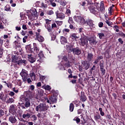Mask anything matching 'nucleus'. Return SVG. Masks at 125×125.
<instances>
[{"label":"nucleus","instance_id":"obj_33","mask_svg":"<svg viewBox=\"0 0 125 125\" xmlns=\"http://www.w3.org/2000/svg\"><path fill=\"white\" fill-rule=\"evenodd\" d=\"M21 101H22V102H24V101L25 102L26 101H28L29 100V99L28 98H26V96L22 95L20 97Z\"/></svg>","mask_w":125,"mask_h":125},{"label":"nucleus","instance_id":"obj_60","mask_svg":"<svg viewBox=\"0 0 125 125\" xmlns=\"http://www.w3.org/2000/svg\"><path fill=\"white\" fill-rule=\"evenodd\" d=\"M114 28H115L116 32H119L120 30H119V26L117 25L114 26Z\"/></svg>","mask_w":125,"mask_h":125},{"label":"nucleus","instance_id":"obj_16","mask_svg":"<svg viewBox=\"0 0 125 125\" xmlns=\"http://www.w3.org/2000/svg\"><path fill=\"white\" fill-rule=\"evenodd\" d=\"M87 98L85 95H84V92H81V96H80V100L82 101V102H85Z\"/></svg>","mask_w":125,"mask_h":125},{"label":"nucleus","instance_id":"obj_48","mask_svg":"<svg viewBox=\"0 0 125 125\" xmlns=\"http://www.w3.org/2000/svg\"><path fill=\"white\" fill-rule=\"evenodd\" d=\"M30 118L32 119L33 122H35L37 121V120H38V117H37V116H36V115L35 114L32 115V116L30 117Z\"/></svg>","mask_w":125,"mask_h":125},{"label":"nucleus","instance_id":"obj_27","mask_svg":"<svg viewBox=\"0 0 125 125\" xmlns=\"http://www.w3.org/2000/svg\"><path fill=\"white\" fill-rule=\"evenodd\" d=\"M33 46H34V51H35L36 53H39V51H40V48L38 47V45L37 43H33Z\"/></svg>","mask_w":125,"mask_h":125},{"label":"nucleus","instance_id":"obj_12","mask_svg":"<svg viewBox=\"0 0 125 125\" xmlns=\"http://www.w3.org/2000/svg\"><path fill=\"white\" fill-rule=\"evenodd\" d=\"M100 11L101 13L105 12V5L103 1H101L100 3Z\"/></svg>","mask_w":125,"mask_h":125},{"label":"nucleus","instance_id":"obj_26","mask_svg":"<svg viewBox=\"0 0 125 125\" xmlns=\"http://www.w3.org/2000/svg\"><path fill=\"white\" fill-rule=\"evenodd\" d=\"M86 24L88 25L89 27H93V25H94L93 24V21L89 19L86 20Z\"/></svg>","mask_w":125,"mask_h":125},{"label":"nucleus","instance_id":"obj_42","mask_svg":"<svg viewBox=\"0 0 125 125\" xmlns=\"http://www.w3.org/2000/svg\"><path fill=\"white\" fill-rule=\"evenodd\" d=\"M45 24L44 26H48L50 25V22H51V20L48 19H45Z\"/></svg>","mask_w":125,"mask_h":125},{"label":"nucleus","instance_id":"obj_5","mask_svg":"<svg viewBox=\"0 0 125 125\" xmlns=\"http://www.w3.org/2000/svg\"><path fill=\"white\" fill-rule=\"evenodd\" d=\"M20 75L22 77V82L26 83V82H27V79H28V77H29L28 71L22 69L21 72L20 73Z\"/></svg>","mask_w":125,"mask_h":125},{"label":"nucleus","instance_id":"obj_13","mask_svg":"<svg viewBox=\"0 0 125 125\" xmlns=\"http://www.w3.org/2000/svg\"><path fill=\"white\" fill-rule=\"evenodd\" d=\"M56 14L57 18H59L60 19H64V18H65V14L61 12L59 13V11H56Z\"/></svg>","mask_w":125,"mask_h":125},{"label":"nucleus","instance_id":"obj_49","mask_svg":"<svg viewBox=\"0 0 125 125\" xmlns=\"http://www.w3.org/2000/svg\"><path fill=\"white\" fill-rule=\"evenodd\" d=\"M4 10H5V11H11V9L10 6H9V5H6V6L4 7Z\"/></svg>","mask_w":125,"mask_h":125},{"label":"nucleus","instance_id":"obj_19","mask_svg":"<svg viewBox=\"0 0 125 125\" xmlns=\"http://www.w3.org/2000/svg\"><path fill=\"white\" fill-rule=\"evenodd\" d=\"M9 121L11 124H15L17 122V120H16V118L14 115L10 116L9 117Z\"/></svg>","mask_w":125,"mask_h":125},{"label":"nucleus","instance_id":"obj_40","mask_svg":"<svg viewBox=\"0 0 125 125\" xmlns=\"http://www.w3.org/2000/svg\"><path fill=\"white\" fill-rule=\"evenodd\" d=\"M74 109H75V105H74V104L71 103L69 105V111L70 112H73Z\"/></svg>","mask_w":125,"mask_h":125},{"label":"nucleus","instance_id":"obj_34","mask_svg":"<svg viewBox=\"0 0 125 125\" xmlns=\"http://www.w3.org/2000/svg\"><path fill=\"white\" fill-rule=\"evenodd\" d=\"M80 23L82 25H84V24H86V19L85 18H83L82 17V19L80 20Z\"/></svg>","mask_w":125,"mask_h":125},{"label":"nucleus","instance_id":"obj_63","mask_svg":"<svg viewBox=\"0 0 125 125\" xmlns=\"http://www.w3.org/2000/svg\"><path fill=\"white\" fill-rule=\"evenodd\" d=\"M9 95H10V96H11L12 97L14 96V95H15V93H14V92L13 91H10L9 93Z\"/></svg>","mask_w":125,"mask_h":125},{"label":"nucleus","instance_id":"obj_57","mask_svg":"<svg viewBox=\"0 0 125 125\" xmlns=\"http://www.w3.org/2000/svg\"><path fill=\"white\" fill-rule=\"evenodd\" d=\"M15 42V46H16V48H19V47H20L21 45H20V43L17 42L16 41Z\"/></svg>","mask_w":125,"mask_h":125},{"label":"nucleus","instance_id":"obj_4","mask_svg":"<svg viewBox=\"0 0 125 125\" xmlns=\"http://www.w3.org/2000/svg\"><path fill=\"white\" fill-rule=\"evenodd\" d=\"M80 41H81L80 45L87 47V45H88V40H87V36H84L83 37H82L80 39Z\"/></svg>","mask_w":125,"mask_h":125},{"label":"nucleus","instance_id":"obj_47","mask_svg":"<svg viewBox=\"0 0 125 125\" xmlns=\"http://www.w3.org/2000/svg\"><path fill=\"white\" fill-rule=\"evenodd\" d=\"M70 64H74V65H76L77 64V62H76V58H73L70 59Z\"/></svg>","mask_w":125,"mask_h":125},{"label":"nucleus","instance_id":"obj_11","mask_svg":"<svg viewBox=\"0 0 125 125\" xmlns=\"http://www.w3.org/2000/svg\"><path fill=\"white\" fill-rule=\"evenodd\" d=\"M94 119L96 122H101L102 121L101 115L99 114V112H96L94 115Z\"/></svg>","mask_w":125,"mask_h":125},{"label":"nucleus","instance_id":"obj_14","mask_svg":"<svg viewBox=\"0 0 125 125\" xmlns=\"http://www.w3.org/2000/svg\"><path fill=\"white\" fill-rule=\"evenodd\" d=\"M66 50H67L68 52H69V53H70V52H73L75 48H74V45L71 44L66 45Z\"/></svg>","mask_w":125,"mask_h":125},{"label":"nucleus","instance_id":"obj_10","mask_svg":"<svg viewBox=\"0 0 125 125\" xmlns=\"http://www.w3.org/2000/svg\"><path fill=\"white\" fill-rule=\"evenodd\" d=\"M73 54H74V55H80V54H82V49H80V47H77L76 48H74L73 50Z\"/></svg>","mask_w":125,"mask_h":125},{"label":"nucleus","instance_id":"obj_31","mask_svg":"<svg viewBox=\"0 0 125 125\" xmlns=\"http://www.w3.org/2000/svg\"><path fill=\"white\" fill-rule=\"evenodd\" d=\"M44 27L49 33L52 32V31L53 30L52 29V27L50 24L49 25H44Z\"/></svg>","mask_w":125,"mask_h":125},{"label":"nucleus","instance_id":"obj_38","mask_svg":"<svg viewBox=\"0 0 125 125\" xmlns=\"http://www.w3.org/2000/svg\"><path fill=\"white\" fill-rule=\"evenodd\" d=\"M70 38L72 39V40H76L77 39H79L80 37L77 36V34L73 33L71 35Z\"/></svg>","mask_w":125,"mask_h":125},{"label":"nucleus","instance_id":"obj_21","mask_svg":"<svg viewBox=\"0 0 125 125\" xmlns=\"http://www.w3.org/2000/svg\"><path fill=\"white\" fill-rule=\"evenodd\" d=\"M115 5L112 4L110 7L108 8V14L110 15H112V13L114 12V10H115Z\"/></svg>","mask_w":125,"mask_h":125},{"label":"nucleus","instance_id":"obj_45","mask_svg":"<svg viewBox=\"0 0 125 125\" xmlns=\"http://www.w3.org/2000/svg\"><path fill=\"white\" fill-rule=\"evenodd\" d=\"M87 1V7L90 6V5H92V4H94L91 0H86Z\"/></svg>","mask_w":125,"mask_h":125},{"label":"nucleus","instance_id":"obj_29","mask_svg":"<svg viewBox=\"0 0 125 125\" xmlns=\"http://www.w3.org/2000/svg\"><path fill=\"white\" fill-rule=\"evenodd\" d=\"M36 40H37L38 42H44V38L41 35L37 36V38H36Z\"/></svg>","mask_w":125,"mask_h":125},{"label":"nucleus","instance_id":"obj_23","mask_svg":"<svg viewBox=\"0 0 125 125\" xmlns=\"http://www.w3.org/2000/svg\"><path fill=\"white\" fill-rule=\"evenodd\" d=\"M60 42L62 44H65V43H67L68 42L67 39L64 37V36H61Z\"/></svg>","mask_w":125,"mask_h":125},{"label":"nucleus","instance_id":"obj_54","mask_svg":"<svg viewBox=\"0 0 125 125\" xmlns=\"http://www.w3.org/2000/svg\"><path fill=\"white\" fill-rule=\"evenodd\" d=\"M7 86L8 87V88H12L13 86V84L10 82H9L8 83H7Z\"/></svg>","mask_w":125,"mask_h":125},{"label":"nucleus","instance_id":"obj_51","mask_svg":"<svg viewBox=\"0 0 125 125\" xmlns=\"http://www.w3.org/2000/svg\"><path fill=\"white\" fill-rule=\"evenodd\" d=\"M99 36V38L102 40V38H104L105 37V35L103 33H100L98 34Z\"/></svg>","mask_w":125,"mask_h":125},{"label":"nucleus","instance_id":"obj_17","mask_svg":"<svg viewBox=\"0 0 125 125\" xmlns=\"http://www.w3.org/2000/svg\"><path fill=\"white\" fill-rule=\"evenodd\" d=\"M86 58L88 62H91V61H92L93 59V53H88Z\"/></svg>","mask_w":125,"mask_h":125},{"label":"nucleus","instance_id":"obj_1","mask_svg":"<svg viewBox=\"0 0 125 125\" xmlns=\"http://www.w3.org/2000/svg\"><path fill=\"white\" fill-rule=\"evenodd\" d=\"M48 110V106L46 104L41 103L35 107L36 112H46Z\"/></svg>","mask_w":125,"mask_h":125},{"label":"nucleus","instance_id":"obj_8","mask_svg":"<svg viewBox=\"0 0 125 125\" xmlns=\"http://www.w3.org/2000/svg\"><path fill=\"white\" fill-rule=\"evenodd\" d=\"M27 58L28 61H29L30 63H35V62H36V61H37V58L34 57L32 54H28L27 55Z\"/></svg>","mask_w":125,"mask_h":125},{"label":"nucleus","instance_id":"obj_37","mask_svg":"<svg viewBox=\"0 0 125 125\" xmlns=\"http://www.w3.org/2000/svg\"><path fill=\"white\" fill-rule=\"evenodd\" d=\"M13 63H14V66L15 68H18V67H19V66H20V65H21L20 60H19V61H18L17 62H15Z\"/></svg>","mask_w":125,"mask_h":125},{"label":"nucleus","instance_id":"obj_28","mask_svg":"<svg viewBox=\"0 0 125 125\" xmlns=\"http://www.w3.org/2000/svg\"><path fill=\"white\" fill-rule=\"evenodd\" d=\"M69 67H71V62H70V61H68L67 62L63 63L64 70H66L65 68H69Z\"/></svg>","mask_w":125,"mask_h":125},{"label":"nucleus","instance_id":"obj_52","mask_svg":"<svg viewBox=\"0 0 125 125\" xmlns=\"http://www.w3.org/2000/svg\"><path fill=\"white\" fill-rule=\"evenodd\" d=\"M14 102V100L12 98H9L7 100V103H13Z\"/></svg>","mask_w":125,"mask_h":125},{"label":"nucleus","instance_id":"obj_35","mask_svg":"<svg viewBox=\"0 0 125 125\" xmlns=\"http://www.w3.org/2000/svg\"><path fill=\"white\" fill-rule=\"evenodd\" d=\"M90 44H91L92 45V44L93 45H96V43H97V42H96V40H94V39H89L88 40Z\"/></svg>","mask_w":125,"mask_h":125},{"label":"nucleus","instance_id":"obj_22","mask_svg":"<svg viewBox=\"0 0 125 125\" xmlns=\"http://www.w3.org/2000/svg\"><path fill=\"white\" fill-rule=\"evenodd\" d=\"M25 97H26V98H28L29 99H32V92L30 91V90H28L26 92H25Z\"/></svg>","mask_w":125,"mask_h":125},{"label":"nucleus","instance_id":"obj_36","mask_svg":"<svg viewBox=\"0 0 125 125\" xmlns=\"http://www.w3.org/2000/svg\"><path fill=\"white\" fill-rule=\"evenodd\" d=\"M17 61H19V60H18V57L17 56L14 55L12 56V62H13V63Z\"/></svg>","mask_w":125,"mask_h":125},{"label":"nucleus","instance_id":"obj_2","mask_svg":"<svg viewBox=\"0 0 125 125\" xmlns=\"http://www.w3.org/2000/svg\"><path fill=\"white\" fill-rule=\"evenodd\" d=\"M88 9L90 13H92V14H94V15H98L99 11L98 10V8H97V6L95 5V4H94L89 6V7H88Z\"/></svg>","mask_w":125,"mask_h":125},{"label":"nucleus","instance_id":"obj_9","mask_svg":"<svg viewBox=\"0 0 125 125\" xmlns=\"http://www.w3.org/2000/svg\"><path fill=\"white\" fill-rule=\"evenodd\" d=\"M16 105L15 104H12L10 106L9 112L10 114H13L14 115L15 113H16Z\"/></svg>","mask_w":125,"mask_h":125},{"label":"nucleus","instance_id":"obj_39","mask_svg":"<svg viewBox=\"0 0 125 125\" xmlns=\"http://www.w3.org/2000/svg\"><path fill=\"white\" fill-rule=\"evenodd\" d=\"M60 3L61 4V5H62V6H65V5L68 3V2H67L66 0H60Z\"/></svg>","mask_w":125,"mask_h":125},{"label":"nucleus","instance_id":"obj_3","mask_svg":"<svg viewBox=\"0 0 125 125\" xmlns=\"http://www.w3.org/2000/svg\"><path fill=\"white\" fill-rule=\"evenodd\" d=\"M30 15L28 16L30 20H37L38 19V12L36 9L30 10Z\"/></svg>","mask_w":125,"mask_h":125},{"label":"nucleus","instance_id":"obj_46","mask_svg":"<svg viewBox=\"0 0 125 125\" xmlns=\"http://www.w3.org/2000/svg\"><path fill=\"white\" fill-rule=\"evenodd\" d=\"M65 15H67V16H69L71 15V10L69 9H66V11L65 13Z\"/></svg>","mask_w":125,"mask_h":125},{"label":"nucleus","instance_id":"obj_61","mask_svg":"<svg viewBox=\"0 0 125 125\" xmlns=\"http://www.w3.org/2000/svg\"><path fill=\"white\" fill-rule=\"evenodd\" d=\"M118 35H119L121 37H122L123 38H125V34L123 33V32H120L118 33Z\"/></svg>","mask_w":125,"mask_h":125},{"label":"nucleus","instance_id":"obj_32","mask_svg":"<svg viewBox=\"0 0 125 125\" xmlns=\"http://www.w3.org/2000/svg\"><path fill=\"white\" fill-rule=\"evenodd\" d=\"M0 99L2 100V101H5L6 99V97H4V94H3V92L0 93Z\"/></svg>","mask_w":125,"mask_h":125},{"label":"nucleus","instance_id":"obj_62","mask_svg":"<svg viewBox=\"0 0 125 125\" xmlns=\"http://www.w3.org/2000/svg\"><path fill=\"white\" fill-rule=\"evenodd\" d=\"M52 29L53 30L54 28H57V25H56V23H53L51 24Z\"/></svg>","mask_w":125,"mask_h":125},{"label":"nucleus","instance_id":"obj_6","mask_svg":"<svg viewBox=\"0 0 125 125\" xmlns=\"http://www.w3.org/2000/svg\"><path fill=\"white\" fill-rule=\"evenodd\" d=\"M49 99L47 97H45V100L47 103H52L53 104V103H56L57 102V97L56 96H51Z\"/></svg>","mask_w":125,"mask_h":125},{"label":"nucleus","instance_id":"obj_50","mask_svg":"<svg viewBox=\"0 0 125 125\" xmlns=\"http://www.w3.org/2000/svg\"><path fill=\"white\" fill-rule=\"evenodd\" d=\"M73 121H75L77 124L81 123V119L78 117H75L73 119Z\"/></svg>","mask_w":125,"mask_h":125},{"label":"nucleus","instance_id":"obj_56","mask_svg":"<svg viewBox=\"0 0 125 125\" xmlns=\"http://www.w3.org/2000/svg\"><path fill=\"white\" fill-rule=\"evenodd\" d=\"M39 55V57H40V58H42V57H43L44 55H43V52H42V51H41L39 54H38Z\"/></svg>","mask_w":125,"mask_h":125},{"label":"nucleus","instance_id":"obj_30","mask_svg":"<svg viewBox=\"0 0 125 125\" xmlns=\"http://www.w3.org/2000/svg\"><path fill=\"white\" fill-rule=\"evenodd\" d=\"M42 88L43 89H45V90H47L48 91H50V90H51V87H50V86L49 85H44L42 86Z\"/></svg>","mask_w":125,"mask_h":125},{"label":"nucleus","instance_id":"obj_18","mask_svg":"<svg viewBox=\"0 0 125 125\" xmlns=\"http://www.w3.org/2000/svg\"><path fill=\"white\" fill-rule=\"evenodd\" d=\"M31 106V103L30 102V100H28L27 101H25V103L24 104V105H21L22 109H26V108H29Z\"/></svg>","mask_w":125,"mask_h":125},{"label":"nucleus","instance_id":"obj_53","mask_svg":"<svg viewBox=\"0 0 125 125\" xmlns=\"http://www.w3.org/2000/svg\"><path fill=\"white\" fill-rule=\"evenodd\" d=\"M4 116V111L3 110L0 109V118H2Z\"/></svg>","mask_w":125,"mask_h":125},{"label":"nucleus","instance_id":"obj_15","mask_svg":"<svg viewBox=\"0 0 125 125\" xmlns=\"http://www.w3.org/2000/svg\"><path fill=\"white\" fill-rule=\"evenodd\" d=\"M100 71L101 72V75L104 76L106 73V70L104 68V63L103 62H100Z\"/></svg>","mask_w":125,"mask_h":125},{"label":"nucleus","instance_id":"obj_58","mask_svg":"<svg viewBox=\"0 0 125 125\" xmlns=\"http://www.w3.org/2000/svg\"><path fill=\"white\" fill-rule=\"evenodd\" d=\"M68 23H69V24H73V23H74V21H73L72 17L69 18Z\"/></svg>","mask_w":125,"mask_h":125},{"label":"nucleus","instance_id":"obj_55","mask_svg":"<svg viewBox=\"0 0 125 125\" xmlns=\"http://www.w3.org/2000/svg\"><path fill=\"white\" fill-rule=\"evenodd\" d=\"M47 14H48V15H52L53 14H54V12L52 10H49L47 12Z\"/></svg>","mask_w":125,"mask_h":125},{"label":"nucleus","instance_id":"obj_7","mask_svg":"<svg viewBox=\"0 0 125 125\" xmlns=\"http://www.w3.org/2000/svg\"><path fill=\"white\" fill-rule=\"evenodd\" d=\"M89 62L87 61H83L82 62V67H83V69L86 71L89 69V67H90V63H89Z\"/></svg>","mask_w":125,"mask_h":125},{"label":"nucleus","instance_id":"obj_41","mask_svg":"<svg viewBox=\"0 0 125 125\" xmlns=\"http://www.w3.org/2000/svg\"><path fill=\"white\" fill-rule=\"evenodd\" d=\"M20 62L21 65H22H22H23L24 66H25V65H27V63H28L27 62V61L25 60H20Z\"/></svg>","mask_w":125,"mask_h":125},{"label":"nucleus","instance_id":"obj_24","mask_svg":"<svg viewBox=\"0 0 125 125\" xmlns=\"http://www.w3.org/2000/svg\"><path fill=\"white\" fill-rule=\"evenodd\" d=\"M26 49L28 53H33L34 52V48H32L31 45H28L26 47Z\"/></svg>","mask_w":125,"mask_h":125},{"label":"nucleus","instance_id":"obj_25","mask_svg":"<svg viewBox=\"0 0 125 125\" xmlns=\"http://www.w3.org/2000/svg\"><path fill=\"white\" fill-rule=\"evenodd\" d=\"M73 19L77 22V23H80L81 22V20L82 19V17L79 16H74L73 17Z\"/></svg>","mask_w":125,"mask_h":125},{"label":"nucleus","instance_id":"obj_64","mask_svg":"<svg viewBox=\"0 0 125 125\" xmlns=\"http://www.w3.org/2000/svg\"><path fill=\"white\" fill-rule=\"evenodd\" d=\"M26 82H27L28 83L32 84V80L30 78H26Z\"/></svg>","mask_w":125,"mask_h":125},{"label":"nucleus","instance_id":"obj_43","mask_svg":"<svg viewBox=\"0 0 125 125\" xmlns=\"http://www.w3.org/2000/svg\"><path fill=\"white\" fill-rule=\"evenodd\" d=\"M70 32V29L68 28H64L62 30V33L63 35H67V33Z\"/></svg>","mask_w":125,"mask_h":125},{"label":"nucleus","instance_id":"obj_44","mask_svg":"<svg viewBox=\"0 0 125 125\" xmlns=\"http://www.w3.org/2000/svg\"><path fill=\"white\" fill-rule=\"evenodd\" d=\"M99 111L100 115H101V116H102V117H104V116H105V113H104V112L103 111V109H102V108L100 107L99 108Z\"/></svg>","mask_w":125,"mask_h":125},{"label":"nucleus","instance_id":"obj_20","mask_svg":"<svg viewBox=\"0 0 125 125\" xmlns=\"http://www.w3.org/2000/svg\"><path fill=\"white\" fill-rule=\"evenodd\" d=\"M31 113L25 112L22 115V118L23 119H25V120H28L30 119V118H31Z\"/></svg>","mask_w":125,"mask_h":125},{"label":"nucleus","instance_id":"obj_59","mask_svg":"<svg viewBox=\"0 0 125 125\" xmlns=\"http://www.w3.org/2000/svg\"><path fill=\"white\" fill-rule=\"evenodd\" d=\"M105 23L106 24H107V25L109 26H111V25H113V22H111L109 21L108 20H106Z\"/></svg>","mask_w":125,"mask_h":125}]
</instances>
